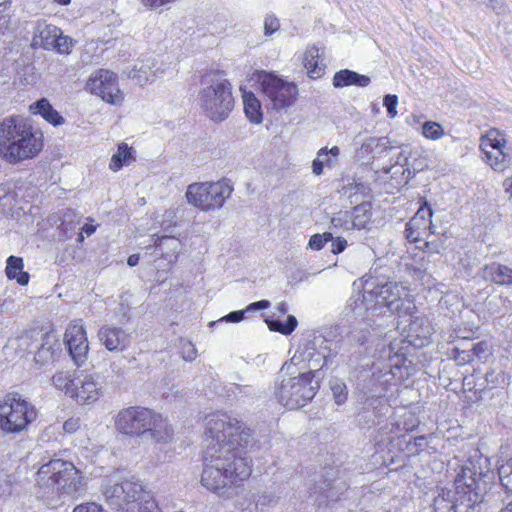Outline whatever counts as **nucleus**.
I'll list each match as a JSON object with an SVG mask.
<instances>
[{
  "label": "nucleus",
  "mask_w": 512,
  "mask_h": 512,
  "mask_svg": "<svg viewBox=\"0 0 512 512\" xmlns=\"http://www.w3.org/2000/svg\"><path fill=\"white\" fill-rule=\"evenodd\" d=\"M82 230L87 236H90L95 232L96 227L92 224H85Z\"/></svg>",
  "instance_id": "774afa93"
},
{
  "label": "nucleus",
  "mask_w": 512,
  "mask_h": 512,
  "mask_svg": "<svg viewBox=\"0 0 512 512\" xmlns=\"http://www.w3.org/2000/svg\"><path fill=\"white\" fill-rule=\"evenodd\" d=\"M426 445L427 441L424 436L415 437L413 441L407 443V451L410 454H418Z\"/></svg>",
  "instance_id": "49530a36"
},
{
  "label": "nucleus",
  "mask_w": 512,
  "mask_h": 512,
  "mask_svg": "<svg viewBox=\"0 0 512 512\" xmlns=\"http://www.w3.org/2000/svg\"><path fill=\"white\" fill-rule=\"evenodd\" d=\"M151 409L131 406L118 412L115 417L116 429L125 435H144L148 422L151 419Z\"/></svg>",
  "instance_id": "4468645a"
},
{
  "label": "nucleus",
  "mask_w": 512,
  "mask_h": 512,
  "mask_svg": "<svg viewBox=\"0 0 512 512\" xmlns=\"http://www.w3.org/2000/svg\"><path fill=\"white\" fill-rule=\"evenodd\" d=\"M242 92L244 112L248 120L253 124H260L263 121V111L260 100L251 91L240 87Z\"/></svg>",
  "instance_id": "c756f323"
},
{
  "label": "nucleus",
  "mask_w": 512,
  "mask_h": 512,
  "mask_svg": "<svg viewBox=\"0 0 512 512\" xmlns=\"http://www.w3.org/2000/svg\"><path fill=\"white\" fill-rule=\"evenodd\" d=\"M139 259H140V257L138 254H132L128 257L127 264L130 267H134L139 263Z\"/></svg>",
  "instance_id": "338daca9"
},
{
  "label": "nucleus",
  "mask_w": 512,
  "mask_h": 512,
  "mask_svg": "<svg viewBox=\"0 0 512 512\" xmlns=\"http://www.w3.org/2000/svg\"><path fill=\"white\" fill-rule=\"evenodd\" d=\"M378 145V139L375 137H368L362 143L360 151L362 153L370 154L375 146Z\"/></svg>",
  "instance_id": "13d9d810"
},
{
  "label": "nucleus",
  "mask_w": 512,
  "mask_h": 512,
  "mask_svg": "<svg viewBox=\"0 0 512 512\" xmlns=\"http://www.w3.org/2000/svg\"><path fill=\"white\" fill-rule=\"evenodd\" d=\"M481 277L499 285H510L512 284V268L500 263H491L481 269Z\"/></svg>",
  "instance_id": "a878e982"
},
{
  "label": "nucleus",
  "mask_w": 512,
  "mask_h": 512,
  "mask_svg": "<svg viewBox=\"0 0 512 512\" xmlns=\"http://www.w3.org/2000/svg\"><path fill=\"white\" fill-rule=\"evenodd\" d=\"M80 427V420L78 418H70L66 420L63 424V430L67 433H74Z\"/></svg>",
  "instance_id": "4d7b16f0"
},
{
  "label": "nucleus",
  "mask_w": 512,
  "mask_h": 512,
  "mask_svg": "<svg viewBox=\"0 0 512 512\" xmlns=\"http://www.w3.org/2000/svg\"><path fill=\"white\" fill-rule=\"evenodd\" d=\"M60 31L61 30L55 25L39 23L37 26V34L34 36V43L44 49H52Z\"/></svg>",
  "instance_id": "473e14b6"
},
{
  "label": "nucleus",
  "mask_w": 512,
  "mask_h": 512,
  "mask_svg": "<svg viewBox=\"0 0 512 512\" xmlns=\"http://www.w3.org/2000/svg\"><path fill=\"white\" fill-rule=\"evenodd\" d=\"M498 474L501 485L510 493H512V458L505 461L501 460L498 467Z\"/></svg>",
  "instance_id": "58836bf2"
},
{
  "label": "nucleus",
  "mask_w": 512,
  "mask_h": 512,
  "mask_svg": "<svg viewBox=\"0 0 512 512\" xmlns=\"http://www.w3.org/2000/svg\"><path fill=\"white\" fill-rule=\"evenodd\" d=\"M357 296L350 298L348 308L356 317L365 318L369 312L386 307L399 317L412 315L416 311L413 296L407 287L396 282L376 284L371 276H363L353 282Z\"/></svg>",
  "instance_id": "f03ea898"
},
{
  "label": "nucleus",
  "mask_w": 512,
  "mask_h": 512,
  "mask_svg": "<svg viewBox=\"0 0 512 512\" xmlns=\"http://www.w3.org/2000/svg\"><path fill=\"white\" fill-rule=\"evenodd\" d=\"M182 356L185 361H193L197 356V350L191 342L182 344Z\"/></svg>",
  "instance_id": "3c124183"
},
{
  "label": "nucleus",
  "mask_w": 512,
  "mask_h": 512,
  "mask_svg": "<svg viewBox=\"0 0 512 512\" xmlns=\"http://www.w3.org/2000/svg\"><path fill=\"white\" fill-rule=\"evenodd\" d=\"M490 472L489 458L483 456L479 449L472 448L468 453V459L462 466L461 473L455 479V486L458 489L464 488V486L475 489L477 485L483 483L485 493H487L491 483Z\"/></svg>",
  "instance_id": "9b49d317"
},
{
  "label": "nucleus",
  "mask_w": 512,
  "mask_h": 512,
  "mask_svg": "<svg viewBox=\"0 0 512 512\" xmlns=\"http://www.w3.org/2000/svg\"><path fill=\"white\" fill-rule=\"evenodd\" d=\"M73 512H108L101 505L95 502H87L77 505Z\"/></svg>",
  "instance_id": "8fccbe9b"
},
{
  "label": "nucleus",
  "mask_w": 512,
  "mask_h": 512,
  "mask_svg": "<svg viewBox=\"0 0 512 512\" xmlns=\"http://www.w3.org/2000/svg\"><path fill=\"white\" fill-rule=\"evenodd\" d=\"M52 382L58 390L71 397L76 378L73 379L68 372H59L53 375Z\"/></svg>",
  "instance_id": "e433bc0d"
},
{
  "label": "nucleus",
  "mask_w": 512,
  "mask_h": 512,
  "mask_svg": "<svg viewBox=\"0 0 512 512\" xmlns=\"http://www.w3.org/2000/svg\"><path fill=\"white\" fill-rule=\"evenodd\" d=\"M269 306H270V302L268 300H260V301L253 302V303L249 304L245 310H247V312L255 311V310H262V309L268 308Z\"/></svg>",
  "instance_id": "052dcab7"
},
{
  "label": "nucleus",
  "mask_w": 512,
  "mask_h": 512,
  "mask_svg": "<svg viewBox=\"0 0 512 512\" xmlns=\"http://www.w3.org/2000/svg\"><path fill=\"white\" fill-rule=\"evenodd\" d=\"M37 486L43 497L74 496L85 487V478L73 463L52 459L36 473Z\"/></svg>",
  "instance_id": "20e7f679"
},
{
  "label": "nucleus",
  "mask_w": 512,
  "mask_h": 512,
  "mask_svg": "<svg viewBox=\"0 0 512 512\" xmlns=\"http://www.w3.org/2000/svg\"><path fill=\"white\" fill-rule=\"evenodd\" d=\"M103 495L113 509L126 512H159L153 495L137 481L109 483L104 487Z\"/></svg>",
  "instance_id": "423d86ee"
},
{
  "label": "nucleus",
  "mask_w": 512,
  "mask_h": 512,
  "mask_svg": "<svg viewBox=\"0 0 512 512\" xmlns=\"http://www.w3.org/2000/svg\"><path fill=\"white\" fill-rule=\"evenodd\" d=\"M101 387L93 375H83L76 378L71 395L80 404H90L99 399Z\"/></svg>",
  "instance_id": "aec40b11"
},
{
  "label": "nucleus",
  "mask_w": 512,
  "mask_h": 512,
  "mask_svg": "<svg viewBox=\"0 0 512 512\" xmlns=\"http://www.w3.org/2000/svg\"><path fill=\"white\" fill-rule=\"evenodd\" d=\"M331 390L334 400L338 405L345 403V401L347 400L348 391L344 382L340 380L332 381Z\"/></svg>",
  "instance_id": "79ce46f5"
},
{
  "label": "nucleus",
  "mask_w": 512,
  "mask_h": 512,
  "mask_svg": "<svg viewBox=\"0 0 512 512\" xmlns=\"http://www.w3.org/2000/svg\"><path fill=\"white\" fill-rule=\"evenodd\" d=\"M434 512H452L454 508V499L451 491H444L434 499Z\"/></svg>",
  "instance_id": "ea45409f"
},
{
  "label": "nucleus",
  "mask_w": 512,
  "mask_h": 512,
  "mask_svg": "<svg viewBox=\"0 0 512 512\" xmlns=\"http://www.w3.org/2000/svg\"><path fill=\"white\" fill-rule=\"evenodd\" d=\"M431 217L430 207H420L406 224V238L413 243H421L422 240L428 239L429 235L434 233Z\"/></svg>",
  "instance_id": "f3484780"
},
{
  "label": "nucleus",
  "mask_w": 512,
  "mask_h": 512,
  "mask_svg": "<svg viewBox=\"0 0 512 512\" xmlns=\"http://www.w3.org/2000/svg\"><path fill=\"white\" fill-rule=\"evenodd\" d=\"M167 68L168 66L162 61L156 57L149 56L137 61L131 68H127L125 74L129 79L143 86L161 78Z\"/></svg>",
  "instance_id": "dca6fc26"
},
{
  "label": "nucleus",
  "mask_w": 512,
  "mask_h": 512,
  "mask_svg": "<svg viewBox=\"0 0 512 512\" xmlns=\"http://www.w3.org/2000/svg\"><path fill=\"white\" fill-rule=\"evenodd\" d=\"M61 344L53 332L44 333L35 349L34 361L39 366L53 363L60 352Z\"/></svg>",
  "instance_id": "4be33fe9"
},
{
  "label": "nucleus",
  "mask_w": 512,
  "mask_h": 512,
  "mask_svg": "<svg viewBox=\"0 0 512 512\" xmlns=\"http://www.w3.org/2000/svg\"><path fill=\"white\" fill-rule=\"evenodd\" d=\"M252 440L250 429L227 414L206 417L204 467L201 484L220 496L231 497L252 472L245 449Z\"/></svg>",
  "instance_id": "f257e3e1"
},
{
  "label": "nucleus",
  "mask_w": 512,
  "mask_h": 512,
  "mask_svg": "<svg viewBox=\"0 0 512 512\" xmlns=\"http://www.w3.org/2000/svg\"><path fill=\"white\" fill-rule=\"evenodd\" d=\"M365 206L355 208V212L340 211L331 218V227L343 230H350L353 227H364L369 220Z\"/></svg>",
  "instance_id": "5701e85b"
},
{
  "label": "nucleus",
  "mask_w": 512,
  "mask_h": 512,
  "mask_svg": "<svg viewBox=\"0 0 512 512\" xmlns=\"http://www.w3.org/2000/svg\"><path fill=\"white\" fill-rule=\"evenodd\" d=\"M335 488L336 485L329 482L326 484V488H321L320 493L323 494L327 499L336 501L338 499V493L334 491Z\"/></svg>",
  "instance_id": "bf43d9fd"
},
{
  "label": "nucleus",
  "mask_w": 512,
  "mask_h": 512,
  "mask_svg": "<svg viewBox=\"0 0 512 512\" xmlns=\"http://www.w3.org/2000/svg\"><path fill=\"white\" fill-rule=\"evenodd\" d=\"M318 388V382L314 380L312 371L297 376H287L282 368L274 384V396L286 408L298 409L314 398Z\"/></svg>",
  "instance_id": "0eeeda50"
},
{
  "label": "nucleus",
  "mask_w": 512,
  "mask_h": 512,
  "mask_svg": "<svg viewBox=\"0 0 512 512\" xmlns=\"http://www.w3.org/2000/svg\"><path fill=\"white\" fill-rule=\"evenodd\" d=\"M12 482L10 475L5 471H0V497H5L11 493Z\"/></svg>",
  "instance_id": "de8ad7c7"
},
{
  "label": "nucleus",
  "mask_w": 512,
  "mask_h": 512,
  "mask_svg": "<svg viewBox=\"0 0 512 512\" xmlns=\"http://www.w3.org/2000/svg\"><path fill=\"white\" fill-rule=\"evenodd\" d=\"M265 321L271 331L279 332L283 335H290L298 325V321L293 315H289L286 322H282L279 319H266Z\"/></svg>",
  "instance_id": "c9c22d12"
},
{
  "label": "nucleus",
  "mask_w": 512,
  "mask_h": 512,
  "mask_svg": "<svg viewBox=\"0 0 512 512\" xmlns=\"http://www.w3.org/2000/svg\"><path fill=\"white\" fill-rule=\"evenodd\" d=\"M98 337L109 351H122L130 342L129 334L125 330L108 325H104L99 329Z\"/></svg>",
  "instance_id": "b1692460"
},
{
  "label": "nucleus",
  "mask_w": 512,
  "mask_h": 512,
  "mask_svg": "<svg viewBox=\"0 0 512 512\" xmlns=\"http://www.w3.org/2000/svg\"><path fill=\"white\" fill-rule=\"evenodd\" d=\"M423 243V246L422 245H419L418 247L426 252H430V253H438L439 252V247L438 245L434 244L433 242L431 241H428V239H425V240H422Z\"/></svg>",
  "instance_id": "680f3d73"
},
{
  "label": "nucleus",
  "mask_w": 512,
  "mask_h": 512,
  "mask_svg": "<svg viewBox=\"0 0 512 512\" xmlns=\"http://www.w3.org/2000/svg\"><path fill=\"white\" fill-rule=\"evenodd\" d=\"M29 112L32 115L41 116L46 122L57 127L64 124L65 119L54 109L47 98H41L29 106Z\"/></svg>",
  "instance_id": "393cba45"
},
{
  "label": "nucleus",
  "mask_w": 512,
  "mask_h": 512,
  "mask_svg": "<svg viewBox=\"0 0 512 512\" xmlns=\"http://www.w3.org/2000/svg\"><path fill=\"white\" fill-rule=\"evenodd\" d=\"M398 104V97L396 95L388 94L383 99V105L387 109L388 116L390 118H395L397 115V107Z\"/></svg>",
  "instance_id": "a18cd8bd"
},
{
  "label": "nucleus",
  "mask_w": 512,
  "mask_h": 512,
  "mask_svg": "<svg viewBox=\"0 0 512 512\" xmlns=\"http://www.w3.org/2000/svg\"><path fill=\"white\" fill-rule=\"evenodd\" d=\"M280 27V23L277 17L268 14L264 20V31L266 35H271L276 32Z\"/></svg>",
  "instance_id": "09e8293b"
},
{
  "label": "nucleus",
  "mask_w": 512,
  "mask_h": 512,
  "mask_svg": "<svg viewBox=\"0 0 512 512\" xmlns=\"http://www.w3.org/2000/svg\"><path fill=\"white\" fill-rule=\"evenodd\" d=\"M143 436L155 443L167 444L173 438V428L166 418L152 410L151 419Z\"/></svg>",
  "instance_id": "412c9836"
},
{
  "label": "nucleus",
  "mask_w": 512,
  "mask_h": 512,
  "mask_svg": "<svg viewBox=\"0 0 512 512\" xmlns=\"http://www.w3.org/2000/svg\"><path fill=\"white\" fill-rule=\"evenodd\" d=\"M339 155L340 148L338 146H333L330 149H327V147L321 148L317 152V156L312 162L313 174L319 176L323 173V169L325 167L333 168L334 166H336Z\"/></svg>",
  "instance_id": "bb28decb"
},
{
  "label": "nucleus",
  "mask_w": 512,
  "mask_h": 512,
  "mask_svg": "<svg viewBox=\"0 0 512 512\" xmlns=\"http://www.w3.org/2000/svg\"><path fill=\"white\" fill-rule=\"evenodd\" d=\"M331 252L335 255L342 253L347 248V240L343 237L332 238Z\"/></svg>",
  "instance_id": "603ef678"
},
{
  "label": "nucleus",
  "mask_w": 512,
  "mask_h": 512,
  "mask_svg": "<svg viewBox=\"0 0 512 512\" xmlns=\"http://www.w3.org/2000/svg\"><path fill=\"white\" fill-rule=\"evenodd\" d=\"M38 411L21 397L7 396L0 400V432L19 434L36 420Z\"/></svg>",
  "instance_id": "6e6552de"
},
{
  "label": "nucleus",
  "mask_w": 512,
  "mask_h": 512,
  "mask_svg": "<svg viewBox=\"0 0 512 512\" xmlns=\"http://www.w3.org/2000/svg\"><path fill=\"white\" fill-rule=\"evenodd\" d=\"M279 499V496L271 490L261 491L254 496L255 505L261 511L275 507Z\"/></svg>",
  "instance_id": "4c0bfd02"
},
{
  "label": "nucleus",
  "mask_w": 512,
  "mask_h": 512,
  "mask_svg": "<svg viewBox=\"0 0 512 512\" xmlns=\"http://www.w3.org/2000/svg\"><path fill=\"white\" fill-rule=\"evenodd\" d=\"M86 89L113 105H120L124 100V93L119 88L117 75L107 69H98L93 72L86 83Z\"/></svg>",
  "instance_id": "ddd939ff"
},
{
  "label": "nucleus",
  "mask_w": 512,
  "mask_h": 512,
  "mask_svg": "<svg viewBox=\"0 0 512 512\" xmlns=\"http://www.w3.org/2000/svg\"><path fill=\"white\" fill-rule=\"evenodd\" d=\"M369 84L370 78L368 76L349 69L340 70L336 72L333 77V86L335 88H343L351 85L366 87Z\"/></svg>",
  "instance_id": "7c9ffc66"
},
{
  "label": "nucleus",
  "mask_w": 512,
  "mask_h": 512,
  "mask_svg": "<svg viewBox=\"0 0 512 512\" xmlns=\"http://www.w3.org/2000/svg\"><path fill=\"white\" fill-rule=\"evenodd\" d=\"M197 101L210 120L224 121L234 108L232 85L220 72L206 75L202 80Z\"/></svg>",
  "instance_id": "39448f33"
},
{
  "label": "nucleus",
  "mask_w": 512,
  "mask_h": 512,
  "mask_svg": "<svg viewBox=\"0 0 512 512\" xmlns=\"http://www.w3.org/2000/svg\"><path fill=\"white\" fill-rule=\"evenodd\" d=\"M245 313H247V310L233 311L227 314L226 316L222 317L220 321L238 323L244 319Z\"/></svg>",
  "instance_id": "5fc2aeb1"
},
{
  "label": "nucleus",
  "mask_w": 512,
  "mask_h": 512,
  "mask_svg": "<svg viewBox=\"0 0 512 512\" xmlns=\"http://www.w3.org/2000/svg\"><path fill=\"white\" fill-rule=\"evenodd\" d=\"M234 188L223 179L216 182L192 183L187 187V202L201 211L209 212L220 209L231 196Z\"/></svg>",
  "instance_id": "1a4fd4ad"
},
{
  "label": "nucleus",
  "mask_w": 512,
  "mask_h": 512,
  "mask_svg": "<svg viewBox=\"0 0 512 512\" xmlns=\"http://www.w3.org/2000/svg\"><path fill=\"white\" fill-rule=\"evenodd\" d=\"M275 310H276L275 315H277L278 317H280V316H283V315H285V314L287 313L288 308H287L286 303H284V302H280V303H278V304L275 306Z\"/></svg>",
  "instance_id": "0e129e2a"
},
{
  "label": "nucleus",
  "mask_w": 512,
  "mask_h": 512,
  "mask_svg": "<svg viewBox=\"0 0 512 512\" xmlns=\"http://www.w3.org/2000/svg\"><path fill=\"white\" fill-rule=\"evenodd\" d=\"M471 351L479 360L485 359L488 355V345L485 342H478L473 344Z\"/></svg>",
  "instance_id": "864d4df0"
},
{
  "label": "nucleus",
  "mask_w": 512,
  "mask_h": 512,
  "mask_svg": "<svg viewBox=\"0 0 512 512\" xmlns=\"http://www.w3.org/2000/svg\"><path fill=\"white\" fill-rule=\"evenodd\" d=\"M153 238H154L155 246H160L164 240H173L174 241V239H175V238L169 237V236H157V235H154Z\"/></svg>",
  "instance_id": "69168bd1"
},
{
  "label": "nucleus",
  "mask_w": 512,
  "mask_h": 512,
  "mask_svg": "<svg viewBox=\"0 0 512 512\" xmlns=\"http://www.w3.org/2000/svg\"><path fill=\"white\" fill-rule=\"evenodd\" d=\"M43 146V133L22 116H7L0 121V158L7 163L33 159Z\"/></svg>",
  "instance_id": "7ed1b4c3"
},
{
  "label": "nucleus",
  "mask_w": 512,
  "mask_h": 512,
  "mask_svg": "<svg viewBox=\"0 0 512 512\" xmlns=\"http://www.w3.org/2000/svg\"><path fill=\"white\" fill-rule=\"evenodd\" d=\"M304 67L307 69L309 77L320 78L325 70V63L320 49L316 46L308 47L303 58Z\"/></svg>",
  "instance_id": "cd10ccee"
},
{
  "label": "nucleus",
  "mask_w": 512,
  "mask_h": 512,
  "mask_svg": "<svg viewBox=\"0 0 512 512\" xmlns=\"http://www.w3.org/2000/svg\"><path fill=\"white\" fill-rule=\"evenodd\" d=\"M258 82L268 105L276 111L291 107L297 100V86L276 74L262 71L258 77Z\"/></svg>",
  "instance_id": "9d476101"
},
{
  "label": "nucleus",
  "mask_w": 512,
  "mask_h": 512,
  "mask_svg": "<svg viewBox=\"0 0 512 512\" xmlns=\"http://www.w3.org/2000/svg\"><path fill=\"white\" fill-rule=\"evenodd\" d=\"M421 133L425 138L433 141L440 140L445 135L442 125L435 121L424 122Z\"/></svg>",
  "instance_id": "a19ab883"
},
{
  "label": "nucleus",
  "mask_w": 512,
  "mask_h": 512,
  "mask_svg": "<svg viewBox=\"0 0 512 512\" xmlns=\"http://www.w3.org/2000/svg\"><path fill=\"white\" fill-rule=\"evenodd\" d=\"M73 45V41L68 36H63L62 33H59L57 36V41L53 44L52 49L57 50V52L61 54H68Z\"/></svg>",
  "instance_id": "c03bdc74"
},
{
  "label": "nucleus",
  "mask_w": 512,
  "mask_h": 512,
  "mask_svg": "<svg viewBox=\"0 0 512 512\" xmlns=\"http://www.w3.org/2000/svg\"><path fill=\"white\" fill-rule=\"evenodd\" d=\"M80 322L70 324L64 337L69 353L77 364L85 359L89 350L86 331Z\"/></svg>",
  "instance_id": "a211bd4d"
},
{
  "label": "nucleus",
  "mask_w": 512,
  "mask_h": 512,
  "mask_svg": "<svg viewBox=\"0 0 512 512\" xmlns=\"http://www.w3.org/2000/svg\"><path fill=\"white\" fill-rule=\"evenodd\" d=\"M397 372H400L399 367H388L384 370L373 372L365 385L366 390L364 393L366 398L364 404L366 406L370 407L380 403L386 391L396 384Z\"/></svg>",
  "instance_id": "2eb2a0df"
},
{
  "label": "nucleus",
  "mask_w": 512,
  "mask_h": 512,
  "mask_svg": "<svg viewBox=\"0 0 512 512\" xmlns=\"http://www.w3.org/2000/svg\"><path fill=\"white\" fill-rule=\"evenodd\" d=\"M176 0H140V2L147 8L159 9L167 4L173 3Z\"/></svg>",
  "instance_id": "6e6d98bb"
},
{
  "label": "nucleus",
  "mask_w": 512,
  "mask_h": 512,
  "mask_svg": "<svg viewBox=\"0 0 512 512\" xmlns=\"http://www.w3.org/2000/svg\"><path fill=\"white\" fill-rule=\"evenodd\" d=\"M23 260L20 257L10 256L7 259L6 275L9 279H16L20 285H26L29 281V274L23 271Z\"/></svg>",
  "instance_id": "72a5a7b5"
},
{
  "label": "nucleus",
  "mask_w": 512,
  "mask_h": 512,
  "mask_svg": "<svg viewBox=\"0 0 512 512\" xmlns=\"http://www.w3.org/2000/svg\"><path fill=\"white\" fill-rule=\"evenodd\" d=\"M485 487L483 483L476 486L475 489L457 488L456 487V498L454 499V508L452 512H474L476 506H478L485 496Z\"/></svg>",
  "instance_id": "6ab92c4d"
},
{
  "label": "nucleus",
  "mask_w": 512,
  "mask_h": 512,
  "mask_svg": "<svg viewBox=\"0 0 512 512\" xmlns=\"http://www.w3.org/2000/svg\"><path fill=\"white\" fill-rule=\"evenodd\" d=\"M332 240V233L331 232H324L322 234H314L310 237L308 241V248L314 251L321 250L326 243Z\"/></svg>",
  "instance_id": "37998d69"
},
{
  "label": "nucleus",
  "mask_w": 512,
  "mask_h": 512,
  "mask_svg": "<svg viewBox=\"0 0 512 512\" xmlns=\"http://www.w3.org/2000/svg\"><path fill=\"white\" fill-rule=\"evenodd\" d=\"M42 335L44 333L41 330L31 329L15 338L11 344L19 353H30L38 347Z\"/></svg>",
  "instance_id": "2f4dec72"
},
{
  "label": "nucleus",
  "mask_w": 512,
  "mask_h": 512,
  "mask_svg": "<svg viewBox=\"0 0 512 512\" xmlns=\"http://www.w3.org/2000/svg\"><path fill=\"white\" fill-rule=\"evenodd\" d=\"M135 160L134 151L126 143H121L118 146L117 152L112 156L109 168L117 172L123 166L129 165Z\"/></svg>",
  "instance_id": "f704fd0d"
},
{
  "label": "nucleus",
  "mask_w": 512,
  "mask_h": 512,
  "mask_svg": "<svg viewBox=\"0 0 512 512\" xmlns=\"http://www.w3.org/2000/svg\"><path fill=\"white\" fill-rule=\"evenodd\" d=\"M433 328L425 316H415L409 324V336L419 341L416 345L425 346L429 344Z\"/></svg>",
  "instance_id": "c85d7f7f"
},
{
  "label": "nucleus",
  "mask_w": 512,
  "mask_h": 512,
  "mask_svg": "<svg viewBox=\"0 0 512 512\" xmlns=\"http://www.w3.org/2000/svg\"><path fill=\"white\" fill-rule=\"evenodd\" d=\"M503 188L508 195V199L512 202V176L503 181Z\"/></svg>",
  "instance_id": "e2e57ef3"
},
{
  "label": "nucleus",
  "mask_w": 512,
  "mask_h": 512,
  "mask_svg": "<svg viewBox=\"0 0 512 512\" xmlns=\"http://www.w3.org/2000/svg\"><path fill=\"white\" fill-rule=\"evenodd\" d=\"M506 143V134L496 128L489 129L480 138L484 160L496 171H503L509 166L510 154L506 151Z\"/></svg>",
  "instance_id": "f8f14e48"
}]
</instances>
